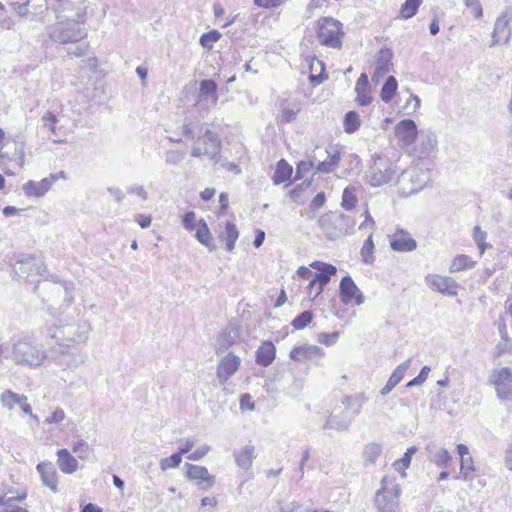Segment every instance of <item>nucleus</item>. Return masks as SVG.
Here are the masks:
<instances>
[{
  "instance_id": "nucleus-1",
  "label": "nucleus",
  "mask_w": 512,
  "mask_h": 512,
  "mask_svg": "<svg viewBox=\"0 0 512 512\" xmlns=\"http://www.w3.org/2000/svg\"><path fill=\"white\" fill-rule=\"evenodd\" d=\"M91 325L81 314V309L74 308L72 315L60 320L59 325L49 328V336L58 343H84L89 337Z\"/></svg>"
},
{
  "instance_id": "nucleus-2",
  "label": "nucleus",
  "mask_w": 512,
  "mask_h": 512,
  "mask_svg": "<svg viewBox=\"0 0 512 512\" xmlns=\"http://www.w3.org/2000/svg\"><path fill=\"white\" fill-rule=\"evenodd\" d=\"M47 31L49 38L58 44L78 43L87 36L82 24L73 19L58 20Z\"/></svg>"
},
{
  "instance_id": "nucleus-3",
  "label": "nucleus",
  "mask_w": 512,
  "mask_h": 512,
  "mask_svg": "<svg viewBox=\"0 0 512 512\" xmlns=\"http://www.w3.org/2000/svg\"><path fill=\"white\" fill-rule=\"evenodd\" d=\"M47 359L61 371H74L85 362V355L67 343H58L49 349Z\"/></svg>"
},
{
  "instance_id": "nucleus-4",
  "label": "nucleus",
  "mask_w": 512,
  "mask_h": 512,
  "mask_svg": "<svg viewBox=\"0 0 512 512\" xmlns=\"http://www.w3.org/2000/svg\"><path fill=\"white\" fill-rule=\"evenodd\" d=\"M396 173V165L391 159L376 156L365 172V180L372 187H380L389 184Z\"/></svg>"
},
{
  "instance_id": "nucleus-5",
  "label": "nucleus",
  "mask_w": 512,
  "mask_h": 512,
  "mask_svg": "<svg viewBox=\"0 0 512 512\" xmlns=\"http://www.w3.org/2000/svg\"><path fill=\"white\" fill-rule=\"evenodd\" d=\"M343 24L332 17H321L316 23L319 43L333 49H340L343 43Z\"/></svg>"
},
{
  "instance_id": "nucleus-6",
  "label": "nucleus",
  "mask_w": 512,
  "mask_h": 512,
  "mask_svg": "<svg viewBox=\"0 0 512 512\" xmlns=\"http://www.w3.org/2000/svg\"><path fill=\"white\" fill-rule=\"evenodd\" d=\"M400 486L394 477L384 476L381 480V488L377 491L375 504L378 512L399 511Z\"/></svg>"
},
{
  "instance_id": "nucleus-7",
  "label": "nucleus",
  "mask_w": 512,
  "mask_h": 512,
  "mask_svg": "<svg viewBox=\"0 0 512 512\" xmlns=\"http://www.w3.org/2000/svg\"><path fill=\"white\" fill-rule=\"evenodd\" d=\"M11 358L14 363L27 367H38L47 354L28 340H19L13 345Z\"/></svg>"
},
{
  "instance_id": "nucleus-8",
  "label": "nucleus",
  "mask_w": 512,
  "mask_h": 512,
  "mask_svg": "<svg viewBox=\"0 0 512 512\" xmlns=\"http://www.w3.org/2000/svg\"><path fill=\"white\" fill-rule=\"evenodd\" d=\"M221 152V139L210 129H207L193 143L191 156L200 158L208 157L210 160H217Z\"/></svg>"
},
{
  "instance_id": "nucleus-9",
  "label": "nucleus",
  "mask_w": 512,
  "mask_h": 512,
  "mask_svg": "<svg viewBox=\"0 0 512 512\" xmlns=\"http://www.w3.org/2000/svg\"><path fill=\"white\" fill-rule=\"evenodd\" d=\"M74 290L75 285L70 281L44 282L35 287V291L39 294L47 293V298L43 296V301L56 302L58 298L63 297L67 305H70L74 300Z\"/></svg>"
},
{
  "instance_id": "nucleus-10",
  "label": "nucleus",
  "mask_w": 512,
  "mask_h": 512,
  "mask_svg": "<svg viewBox=\"0 0 512 512\" xmlns=\"http://www.w3.org/2000/svg\"><path fill=\"white\" fill-rule=\"evenodd\" d=\"M429 182L427 170L421 167H413L403 171L399 177V183L404 193L413 194L422 190Z\"/></svg>"
},
{
  "instance_id": "nucleus-11",
  "label": "nucleus",
  "mask_w": 512,
  "mask_h": 512,
  "mask_svg": "<svg viewBox=\"0 0 512 512\" xmlns=\"http://www.w3.org/2000/svg\"><path fill=\"white\" fill-rule=\"evenodd\" d=\"M488 383L495 387L499 399L512 400V370L510 368L493 369Z\"/></svg>"
},
{
  "instance_id": "nucleus-12",
  "label": "nucleus",
  "mask_w": 512,
  "mask_h": 512,
  "mask_svg": "<svg viewBox=\"0 0 512 512\" xmlns=\"http://www.w3.org/2000/svg\"><path fill=\"white\" fill-rule=\"evenodd\" d=\"M310 266L316 269L318 272L314 273L313 278L307 286L308 294L312 295V287L317 286L316 292L313 295V299L317 298L324 290V287L329 283L331 277L336 274L337 268L329 263L320 261H314Z\"/></svg>"
},
{
  "instance_id": "nucleus-13",
  "label": "nucleus",
  "mask_w": 512,
  "mask_h": 512,
  "mask_svg": "<svg viewBox=\"0 0 512 512\" xmlns=\"http://www.w3.org/2000/svg\"><path fill=\"white\" fill-rule=\"evenodd\" d=\"M353 401L352 397H346L343 400V404L345 405V410L341 411L339 414H330L323 425L324 430H335L337 432H345L348 431L350 425L353 421V418L349 416L348 409L351 406V402Z\"/></svg>"
},
{
  "instance_id": "nucleus-14",
  "label": "nucleus",
  "mask_w": 512,
  "mask_h": 512,
  "mask_svg": "<svg viewBox=\"0 0 512 512\" xmlns=\"http://www.w3.org/2000/svg\"><path fill=\"white\" fill-rule=\"evenodd\" d=\"M15 272L21 275H31L36 273L40 276H44L47 273V266L43 261L33 255H21L15 263Z\"/></svg>"
},
{
  "instance_id": "nucleus-15",
  "label": "nucleus",
  "mask_w": 512,
  "mask_h": 512,
  "mask_svg": "<svg viewBox=\"0 0 512 512\" xmlns=\"http://www.w3.org/2000/svg\"><path fill=\"white\" fill-rule=\"evenodd\" d=\"M185 468V476L199 489L208 490L215 484V477L208 472L206 467L186 463Z\"/></svg>"
},
{
  "instance_id": "nucleus-16",
  "label": "nucleus",
  "mask_w": 512,
  "mask_h": 512,
  "mask_svg": "<svg viewBox=\"0 0 512 512\" xmlns=\"http://www.w3.org/2000/svg\"><path fill=\"white\" fill-rule=\"evenodd\" d=\"M512 21V7L503 11L495 21L494 29L491 35V47L496 46L501 41V35H504V44H508L511 38V29L509 24Z\"/></svg>"
},
{
  "instance_id": "nucleus-17",
  "label": "nucleus",
  "mask_w": 512,
  "mask_h": 512,
  "mask_svg": "<svg viewBox=\"0 0 512 512\" xmlns=\"http://www.w3.org/2000/svg\"><path fill=\"white\" fill-rule=\"evenodd\" d=\"M339 294L340 299L344 304H349L353 300L358 306L364 303L363 293L349 275H346L341 279L339 284Z\"/></svg>"
},
{
  "instance_id": "nucleus-18",
  "label": "nucleus",
  "mask_w": 512,
  "mask_h": 512,
  "mask_svg": "<svg viewBox=\"0 0 512 512\" xmlns=\"http://www.w3.org/2000/svg\"><path fill=\"white\" fill-rule=\"evenodd\" d=\"M425 282L431 289L443 295L456 296L458 293V284L451 277L430 274L426 276Z\"/></svg>"
},
{
  "instance_id": "nucleus-19",
  "label": "nucleus",
  "mask_w": 512,
  "mask_h": 512,
  "mask_svg": "<svg viewBox=\"0 0 512 512\" xmlns=\"http://www.w3.org/2000/svg\"><path fill=\"white\" fill-rule=\"evenodd\" d=\"M395 136L401 147L411 146L417 137V126L412 119H404L395 126Z\"/></svg>"
},
{
  "instance_id": "nucleus-20",
  "label": "nucleus",
  "mask_w": 512,
  "mask_h": 512,
  "mask_svg": "<svg viewBox=\"0 0 512 512\" xmlns=\"http://www.w3.org/2000/svg\"><path fill=\"white\" fill-rule=\"evenodd\" d=\"M393 52L390 48H382L376 56L372 81L379 83L380 80L390 72L392 67Z\"/></svg>"
},
{
  "instance_id": "nucleus-21",
  "label": "nucleus",
  "mask_w": 512,
  "mask_h": 512,
  "mask_svg": "<svg viewBox=\"0 0 512 512\" xmlns=\"http://www.w3.org/2000/svg\"><path fill=\"white\" fill-rule=\"evenodd\" d=\"M241 360L233 353H228L223 357L217 366V378L221 384H225L229 378L239 369Z\"/></svg>"
},
{
  "instance_id": "nucleus-22",
  "label": "nucleus",
  "mask_w": 512,
  "mask_h": 512,
  "mask_svg": "<svg viewBox=\"0 0 512 512\" xmlns=\"http://www.w3.org/2000/svg\"><path fill=\"white\" fill-rule=\"evenodd\" d=\"M390 246L397 252H411L417 248L416 241L403 229H397L390 237Z\"/></svg>"
},
{
  "instance_id": "nucleus-23",
  "label": "nucleus",
  "mask_w": 512,
  "mask_h": 512,
  "mask_svg": "<svg viewBox=\"0 0 512 512\" xmlns=\"http://www.w3.org/2000/svg\"><path fill=\"white\" fill-rule=\"evenodd\" d=\"M324 350L316 345H302L294 347L290 352V358L297 362L310 361L314 358L324 357Z\"/></svg>"
},
{
  "instance_id": "nucleus-24",
  "label": "nucleus",
  "mask_w": 512,
  "mask_h": 512,
  "mask_svg": "<svg viewBox=\"0 0 512 512\" xmlns=\"http://www.w3.org/2000/svg\"><path fill=\"white\" fill-rule=\"evenodd\" d=\"M56 180L57 175H50L49 178H44L41 181L29 180L23 185V191L28 197H42L50 190Z\"/></svg>"
},
{
  "instance_id": "nucleus-25",
  "label": "nucleus",
  "mask_w": 512,
  "mask_h": 512,
  "mask_svg": "<svg viewBox=\"0 0 512 512\" xmlns=\"http://www.w3.org/2000/svg\"><path fill=\"white\" fill-rule=\"evenodd\" d=\"M40 474L42 484L47 486L52 492L56 493L57 488V471L51 462H41L36 467Z\"/></svg>"
},
{
  "instance_id": "nucleus-26",
  "label": "nucleus",
  "mask_w": 512,
  "mask_h": 512,
  "mask_svg": "<svg viewBox=\"0 0 512 512\" xmlns=\"http://www.w3.org/2000/svg\"><path fill=\"white\" fill-rule=\"evenodd\" d=\"M233 456L239 468L249 470L252 467L253 460L256 458L255 446L248 443L242 448L234 450Z\"/></svg>"
},
{
  "instance_id": "nucleus-27",
  "label": "nucleus",
  "mask_w": 512,
  "mask_h": 512,
  "mask_svg": "<svg viewBox=\"0 0 512 512\" xmlns=\"http://www.w3.org/2000/svg\"><path fill=\"white\" fill-rule=\"evenodd\" d=\"M324 152L327 154V157L322 161L317 159L316 171L319 173H331L339 165L341 152L337 148H334L331 151L325 149Z\"/></svg>"
},
{
  "instance_id": "nucleus-28",
  "label": "nucleus",
  "mask_w": 512,
  "mask_h": 512,
  "mask_svg": "<svg viewBox=\"0 0 512 512\" xmlns=\"http://www.w3.org/2000/svg\"><path fill=\"white\" fill-rule=\"evenodd\" d=\"M411 359H407L405 360L404 362H402L401 364H399L395 369L394 371L392 372L391 376L389 377L387 383L385 384V386L380 390V394L382 396H386L387 394H389L392 389L398 384L401 382V380L403 379L406 371L409 369L410 365H411Z\"/></svg>"
},
{
  "instance_id": "nucleus-29",
  "label": "nucleus",
  "mask_w": 512,
  "mask_h": 512,
  "mask_svg": "<svg viewBox=\"0 0 512 512\" xmlns=\"http://www.w3.org/2000/svg\"><path fill=\"white\" fill-rule=\"evenodd\" d=\"M276 356V347L271 341L262 342L257 348L255 357L256 363L263 367L272 364Z\"/></svg>"
},
{
  "instance_id": "nucleus-30",
  "label": "nucleus",
  "mask_w": 512,
  "mask_h": 512,
  "mask_svg": "<svg viewBox=\"0 0 512 512\" xmlns=\"http://www.w3.org/2000/svg\"><path fill=\"white\" fill-rule=\"evenodd\" d=\"M57 465L65 474H72L78 469V461L67 449L57 451Z\"/></svg>"
},
{
  "instance_id": "nucleus-31",
  "label": "nucleus",
  "mask_w": 512,
  "mask_h": 512,
  "mask_svg": "<svg viewBox=\"0 0 512 512\" xmlns=\"http://www.w3.org/2000/svg\"><path fill=\"white\" fill-rule=\"evenodd\" d=\"M321 231L329 238H339V232L336 224L334 223V213L329 212L321 215L317 221Z\"/></svg>"
},
{
  "instance_id": "nucleus-32",
  "label": "nucleus",
  "mask_w": 512,
  "mask_h": 512,
  "mask_svg": "<svg viewBox=\"0 0 512 512\" xmlns=\"http://www.w3.org/2000/svg\"><path fill=\"white\" fill-rule=\"evenodd\" d=\"M292 172V166L288 164L286 160L281 159L276 165V169L272 177L273 183L275 185H279L287 181L288 179H290Z\"/></svg>"
},
{
  "instance_id": "nucleus-33",
  "label": "nucleus",
  "mask_w": 512,
  "mask_h": 512,
  "mask_svg": "<svg viewBox=\"0 0 512 512\" xmlns=\"http://www.w3.org/2000/svg\"><path fill=\"white\" fill-rule=\"evenodd\" d=\"M334 223L337 226L339 237L351 233L355 226L354 219L343 213H334Z\"/></svg>"
},
{
  "instance_id": "nucleus-34",
  "label": "nucleus",
  "mask_w": 512,
  "mask_h": 512,
  "mask_svg": "<svg viewBox=\"0 0 512 512\" xmlns=\"http://www.w3.org/2000/svg\"><path fill=\"white\" fill-rule=\"evenodd\" d=\"M195 237L201 244L205 245L210 251L216 249V246L212 243L211 232L204 219H201L199 221Z\"/></svg>"
},
{
  "instance_id": "nucleus-35",
  "label": "nucleus",
  "mask_w": 512,
  "mask_h": 512,
  "mask_svg": "<svg viewBox=\"0 0 512 512\" xmlns=\"http://www.w3.org/2000/svg\"><path fill=\"white\" fill-rule=\"evenodd\" d=\"M225 240L226 250L231 252L235 247V242L239 237V231L232 222H226L225 231L220 235Z\"/></svg>"
},
{
  "instance_id": "nucleus-36",
  "label": "nucleus",
  "mask_w": 512,
  "mask_h": 512,
  "mask_svg": "<svg viewBox=\"0 0 512 512\" xmlns=\"http://www.w3.org/2000/svg\"><path fill=\"white\" fill-rule=\"evenodd\" d=\"M398 88V82L394 76H389L380 91L381 100L385 103H389L394 97Z\"/></svg>"
},
{
  "instance_id": "nucleus-37",
  "label": "nucleus",
  "mask_w": 512,
  "mask_h": 512,
  "mask_svg": "<svg viewBox=\"0 0 512 512\" xmlns=\"http://www.w3.org/2000/svg\"><path fill=\"white\" fill-rule=\"evenodd\" d=\"M0 401L3 407L11 410L16 404H22L23 401H27V397L16 394L11 390H6L2 393Z\"/></svg>"
},
{
  "instance_id": "nucleus-38",
  "label": "nucleus",
  "mask_w": 512,
  "mask_h": 512,
  "mask_svg": "<svg viewBox=\"0 0 512 512\" xmlns=\"http://www.w3.org/2000/svg\"><path fill=\"white\" fill-rule=\"evenodd\" d=\"M209 96L213 98L214 102L217 101V83L211 79L202 80L200 82L199 98L203 100Z\"/></svg>"
},
{
  "instance_id": "nucleus-39",
  "label": "nucleus",
  "mask_w": 512,
  "mask_h": 512,
  "mask_svg": "<svg viewBox=\"0 0 512 512\" xmlns=\"http://www.w3.org/2000/svg\"><path fill=\"white\" fill-rule=\"evenodd\" d=\"M422 0H406L400 9L399 17L403 19L412 18L418 11Z\"/></svg>"
},
{
  "instance_id": "nucleus-40",
  "label": "nucleus",
  "mask_w": 512,
  "mask_h": 512,
  "mask_svg": "<svg viewBox=\"0 0 512 512\" xmlns=\"http://www.w3.org/2000/svg\"><path fill=\"white\" fill-rule=\"evenodd\" d=\"M344 130L346 133L352 134L357 131L360 127L359 114L355 111H349L344 117Z\"/></svg>"
},
{
  "instance_id": "nucleus-41",
  "label": "nucleus",
  "mask_w": 512,
  "mask_h": 512,
  "mask_svg": "<svg viewBox=\"0 0 512 512\" xmlns=\"http://www.w3.org/2000/svg\"><path fill=\"white\" fill-rule=\"evenodd\" d=\"M357 204L356 189L355 187L348 186L344 189L342 194L341 206L346 210H352Z\"/></svg>"
},
{
  "instance_id": "nucleus-42",
  "label": "nucleus",
  "mask_w": 512,
  "mask_h": 512,
  "mask_svg": "<svg viewBox=\"0 0 512 512\" xmlns=\"http://www.w3.org/2000/svg\"><path fill=\"white\" fill-rule=\"evenodd\" d=\"M474 265H475V262L473 260H471V258L469 256L464 255V254L458 255L457 257H455L453 259L450 270L452 272L463 271L465 269L474 267Z\"/></svg>"
},
{
  "instance_id": "nucleus-43",
  "label": "nucleus",
  "mask_w": 512,
  "mask_h": 512,
  "mask_svg": "<svg viewBox=\"0 0 512 512\" xmlns=\"http://www.w3.org/2000/svg\"><path fill=\"white\" fill-rule=\"evenodd\" d=\"M382 453V447L378 443L372 442L365 446L363 451L364 459L374 464Z\"/></svg>"
},
{
  "instance_id": "nucleus-44",
  "label": "nucleus",
  "mask_w": 512,
  "mask_h": 512,
  "mask_svg": "<svg viewBox=\"0 0 512 512\" xmlns=\"http://www.w3.org/2000/svg\"><path fill=\"white\" fill-rule=\"evenodd\" d=\"M12 490H8L4 495L0 496V512H29L27 509L15 505L11 499H8V494Z\"/></svg>"
},
{
  "instance_id": "nucleus-45",
  "label": "nucleus",
  "mask_w": 512,
  "mask_h": 512,
  "mask_svg": "<svg viewBox=\"0 0 512 512\" xmlns=\"http://www.w3.org/2000/svg\"><path fill=\"white\" fill-rule=\"evenodd\" d=\"M452 457L445 448H440L431 456V461L439 468H447Z\"/></svg>"
},
{
  "instance_id": "nucleus-46",
  "label": "nucleus",
  "mask_w": 512,
  "mask_h": 512,
  "mask_svg": "<svg viewBox=\"0 0 512 512\" xmlns=\"http://www.w3.org/2000/svg\"><path fill=\"white\" fill-rule=\"evenodd\" d=\"M313 319V313L310 310H306L301 312L299 315H297L293 321L291 322V325L296 329L300 330L308 326Z\"/></svg>"
},
{
  "instance_id": "nucleus-47",
  "label": "nucleus",
  "mask_w": 512,
  "mask_h": 512,
  "mask_svg": "<svg viewBox=\"0 0 512 512\" xmlns=\"http://www.w3.org/2000/svg\"><path fill=\"white\" fill-rule=\"evenodd\" d=\"M316 161L317 157L314 155L308 161L299 162L296 167L295 179H302L314 166L316 167Z\"/></svg>"
},
{
  "instance_id": "nucleus-48",
  "label": "nucleus",
  "mask_w": 512,
  "mask_h": 512,
  "mask_svg": "<svg viewBox=\"0 0 512 512\" xmlns=\"http://www.w3.org/2000/svg\"><path fill=\"white\" fill-rule=\"evenodd\" d=\"M373 250L374 243L372 240V235H369L368 238L365 240L360 252L362 261L364 263L371 264L374 261Z\"/></svg>"
},
{
  "instance_id": "nucleus-49",
  "label": "nucleus",
  "mask_w": 512,
  "mask_h": 512,
  "mask_svg": "<svg viewBox=\"0 0 512 512\" xmlns=\"http://www.w3.org/2000/svg\"><path fill=\"white\" fill-rule=\"evenodd\" d=\"M311 185L310 180H304L302 183L296 185L293 189L290 190L289 195L291 199L299 204H303L305 199L302 197V194L305 190H307Z\"/></svg>"
},
{
  "instance_id": "nucleus-50",
  "label": "nucleus",
  "mask_w": 512,
  "mask_h": 512,
  "mask_svg": "<svg viewBox=\"0 0 512 512\" xmlns=\"http://www.w3.org/2000/svg\"><path fill=\"white\" fill-rule=\"evenodd\" d=\"M182 461V455L179 452L172 454L169 457L163 458L160 461V468L162 471H166L171 468H176L180 465Z\"/></svg>"
},
{
  "instance_id": "nucleus-51",
  "label": "nucleus",
  "mask_w": 512,
  "mask_h": 512,
  "mask_svg": "<svg viewBox=\"0 0 512 512\" xmlns=\"http://www.w3.org/2000/svg\"><path fill=\"white\" fill-rule=\"evenodd\" d=\"M221 37V34L217 30H212L204 33L200 37V44L204 48H211L212 44L217 42Z\"/></svg>"
},
{
  "instance_id": "nucleus-52",
  "label": "nucleus",
  "mask_w": 512,
  "mask_h": 512,
  "mask_svg": "<svg viewBox=\"0 0 512 512\" xmlns=\"http://www.w3.org/2000/svg\"><path fill=\"white\" fill-rule=\"evenodd\" d=\"M431 371L430 367L425 365L422 367V369L420 370L419 374L413 378L412 380H410L407 384H406V387L407 388H412V387H415V386H420L422 385L426 379L428 378V375H429V372Z\"/></svg>"
},
{
  "instance_id": "nucleus-53",
  "label": "nucleus",
  "mask_w": 512,
  "mask_h": 512,
  "mask_svg": "<svg viewBox=\"0 0 512 512\" xmlns=\"http://www.w3.org/2000/svg\"><path fill=\"white\" fill-rule=\"evenodd\" d=\"M34 0H27L26 2L19 3V2H12L10 3V6L12 9L17 13L19 17H27L30 13V5Z\"/></svg>"
},
{
  "instance_id": "nucleus-54",
  "label": "nucleus",
  "mask_w": 512,
  "mask_h": 512,
  "mask_svg": "<svg viewBox=\"0 0 512 512\" xmlns=\"http://www.w3.org/2000/svg\"><path fill=\"white\" fill-rule=\"evenodd\" d=\"M487 237V233L485 231H482L479 226H475L473 229V239L475 243L477 244L478 248L480 249L481 254L484 253L485 248L488 246L487 243H485V239Z\"/></svg>"
},
{
  "instance_id": "nucleus-55",
  "label": "nucleus",
  "mask_w": 512,
  "mask_h": 512,
  "mask_svg": "<svg viewBox=\"0 0 512 512\" xmlns=\"http://www.w3.org/2000/svg\"><path fill=\"white\" fill-rule=\"evenodd\" d=\"M185 158V152L179 150H169L165 153V162L168 165H178Z\"/></svg>"
},
{
  "instance_id": "nucleus-56",
  "label": "nucleus",
  "mask_w": 512,
  "mask_h": 512,
  "mask_svg": "<svg viewBox=\"0 0 512 512\" xmlns=\"http://www.w3.org/2000/svg\"><path fill=\"white\" fill-rule=\"evenodd\" d=\"M233 344V339L231 337L230 332H223L218 338H217V349L216 352H223L227 350L231 345Z\"/></svg>"
},
{
  "instance_id": "nucleus-57",
  "label": "nucleus",
  "mask_w": 512,
  "mask_h": 512,
  "mask_svg": "<svg viewBox=\"0 0 512 512\" xmlns=\"http://www.w3.org/2000/svg\"><path fill=\"white\" fill-rule=\"evenodd\" d=\"M42 121L44 123V127H46L53 134H56V123L57 118L55 114L52 112H47L42 116Z\"/></svg>"
},
{
  "instance_id": "nucleus-58",
  "label": "nucleus",
  "mask_w": 512,
  "mask_h": 512,
  "mask_svg": "<svg viewBox=\"0 0 512 512\" xmlns=\"http://www.w3.org/2000/svg\"><path fill=\"white\" fill-rule=\"evenodd\" d=\"M357 96H356V102L360 106H367L372 102V96L370 95V89L365 90H355Z\"/></svg>"
},
{
  "instance_id": "nucleus-59",
  "label": "nucleus",
  "mask_w": 512,
  "mask_h": 512,
  "mask_svg": "<svg viewBox=\"0 0 512 512\" xmlns=\"http://www.w3.org/2000/svg\"><path fill=\"white\" fill-rule=\"evenodd\" d=\"M338 338H339L338 332L320 333L318 335V341L327 346L335 344L337 342Z\"/></svg>"
},
{
  "instance_id": "nucleus-60",
  "label": "nucleus",
  "mask_w": 512,
  "mask_h": 512,
  "mask_svg": "<svg viewBox=\"0 0 512 512\" xmlns=\"http://www.w3.org/2000/svg\"><path fill=\"white\" fill-rule=\"evenodd\" d=\"M72 451L77 453L79 458L85 459L88 454V444L84 440L75 442L72 446Z\"/></svg>"
},
{
  "instance_id": "nucleus-61",
  "label": "nucleus",
  "mask_w": 512,
  "mask_h": 512,
  "mask_svg": "<svg viewBox=\"0 0 512 512\" xmlns=\"http://www.w3.org/2000/svg\"><path fill=\"white\" fill-rule=\"evenodd\" d=\"M127 193L131 195H136L141 198L143 201L148 199V193L142 185L134 184L127 188Z\"/></svg>"
},
{
  "instance_id": "nucleus-62",
  "label": "nucleus",
  "mask_w": 512,
  "mask_h": 512,
  "mask_svg": "<svg viewBox=\"0 0 512 512\" xmlns=\"http://www.w3.org/2000/svg\"><path fill=\"white\" fill-rule=\"evenodd\" d=\"M30 8L33 14L40 15L48 9V0H34Z\"/></svg>"
},
{
  "instance_id": "nucleus-63",
  "label": "nucleus",
  "mask_w": 512,
  "mask_h": 512,
  "mask_svg": "<svg viewBox=\"0 0 512 512\" xmlns=\"http://www.w3.org/2000/svg\"><path fill=\"white\" fill-rule=\"evenodd\" d=\"M325 201H326L325 193L319 192L310 202V205H309L310 210H312L314 212L317 211L325 204Z\"/></svg>"
},
{
  "instance_id": "nucleus-64",
  "label": "nucleus",
  "mask_w": 512,
  "mask_h": 512,
  "mask_svg": "<svg viewBox=\"0 0 512 512\" xmlns=\"http://www.w3.org/2000/svg\"><path fill=\"white\" fill-rule=\"evenodd\" d=\"M283 512H316V510L309 507H304L297 502H292L283 509Z\"/></svg>"
}]
</instances>
